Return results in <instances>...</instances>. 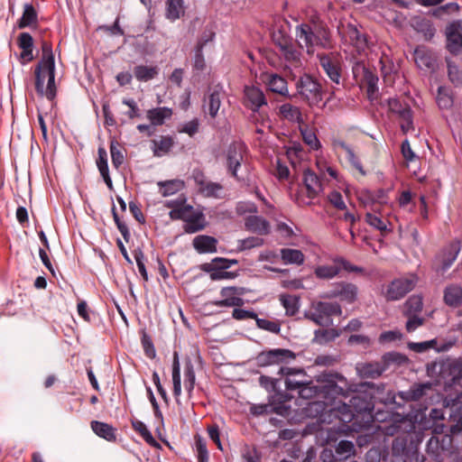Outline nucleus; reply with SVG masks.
Listing matches in <instances>:
<instances>
[{
  "instance_id": "f257e3e1",
  "label": "nucleus",
  "mask_w": 462,
  "mask_h": 462,
  "mask_svg": "<svg viewBox=\"0 0 462 462\" xmlns=\"http://www.w3.org/2000/svg\"><path fill=\"white\" fill-rule=\"evenodd\" d=\"M317 382L321 390V399L319 402H310V409H315L317 416L326 411V407L331 404L338 397L347 398L356 392V385L348 382L342 374L337 372H324L317 376Z\"/></svg>"
},
{
  "instance_id": "f03ea898",
  "label": "nucleus",
  "mask_w": 462,
  "mask_h": 462,
  "mask_svg": "<svg viewBox=\"0 0 462 462\" xmlns=\"http://www.w3.org/2000/svg\"><path fill=\"white\" fill-rule=\"evenodd\" d=\"M296 359V354L287 348H268L261 351L254 357L256 366L261 368L278 366V374L292 375L302 374V369L289 367L288 365Z\"/></svg>"
},
{
  "instance_id": "7ed1b4c3",
  "label": "nucleus",
  "mask_w": 462,
  "mask_h": 462,
  "mask_svg": "<svg viewBox=\"0 0 462 462\" xmlns=\"http://www.w3.org/2000/svg\"><path fill=\"white\" fill-rule=\"evenodd\" d=\"M279 379L272 378L267 375L259 377L260 385L267 392L272 393L269 397V406L271 411L281 416L289 415L291 407L286 404L292 397L278 389Z\"/></svg>"
},
{
  "instance_id": "20e7f679",
  "label": "nucleus",
  "mask_w": 462,
  "mask_h": 462,
  "mask_svg": "<svg viewBox=\"0 0 462 462\" xmlns=\"http://www.w3.org/2000/svg\"><path fill=\"white\" fill-rule=\"evenodd\" d=\"M342 308L337 302L317 301L312 302L309 310L305 311L304 317L321 327L332 325L334 316H341Z\"/></svg>"
},
{
  "instance_id": "39448f33",
  "label": "nucleus",
  "mask_w": 462,
  "mask_h": 462,
  "mask_svg": "<svg viewBox=\"0 0 462 462\" xmlns=\"http://www.w3.org/2000/svg\"><path fill=\"white\" fill-rule=\"evenodd\" d=\"M296 37L310 48L320 46L327 48L330 42L329 31L323 25L302 23L296 27Z\"/></svg>"
},
{
  "instance_id": "423d86ee",
  "label": "nucleus",
  "mask_w": 462,
  "mask_h": 462,
  "mask_svg": "<svg viewBox=\"0 0 462 462\" xmlns=\"http://www.w3.org/2000/svg\"><path fill=\"white\" fill-rule=\"evenodd\" d=\"M296 89L298 95L309 106H318L322 100V88L319 81L310 75L304 74L296 81Z\"/></svg>"
},
{
  "instance_id": "0eeeda50",
  "label": "nucleus",
  "mask_w": 462,
  "mask_h": 462,
  "mask_svg": "<svg viewBox=\"0 0 462 462\" xmlns=\"http://www.w3.org/2000/svg\"><path fill=\"white\" fill-rule=\"evenodd\" d=\"M359 289L352 282L341 281L330 284L329 289L324 291L320 298L325 300L338 299L341 302L353 304L358 299Z\"/></svg>"
},
{
  "instance_id": "6e6552de",
  "label": "nucleus",
  "mask_w": 462,
  "mask_h": 462,
  "mask_svg": "<svg viewBox=\"0 0 462 462\" xmlns=\"http://www.w3.org/2000/svg\"><path fill=\"white\" fill-rule=\"evenodd\" d=\"M418 282L416 274L394 279L387 287L384 297L388 301L399 300L411 291Z\"/></svg>"
},
{
  "instance_id": "1a4fd4ad",
  "label": "nucleus",
  "mask_w": 462,
  "mask_h": 462,
  "mask_svg": "<svg viewBox=\"0 0 462 462\" xmlns=\"http://www.w3.org/2000/svg\"><path fill=\"white\" fill-rule=\"evenodd\" d=\"M272 38L287 61L297 62L300 60V52L295 49L293 39L283 29L275 30Z\"/></svg>"
},
{
  "instance_id": "9d476101",
  "label": "nucleus",
  "mask_w": 462,
  "mask_h": 462,
  "mask_svg": "<svg viewBox=\"0 0 462 462\" xmlns=\"http://www.w3.org/2000/svg\"><path fill=\"white\" fill-rule=\"evenodd\" d=\"M42 57L34 69L35 76V89L39 96L43 97V82L44 76L43 68L55 66L54 55L52 52V46L48 42H43L42 44Z\"/></svg>"
},
{
  "instance_id": "9b49d317",
  "label": "nucleus",
  "mask_w": 462,
  "mask_h": 462,
  "mask_svg": "<svg viewBox=\"0 0 462 462\" xmlns=\"http://www.w3.org/2000/svg\"><path fill=\"white\" fill-rule=\"evenodd\" d=\"M356 393L351 397L349 402L352 404L354 412L356 413V419L362 416V419L366 418L367 421L373 419V411L374 408V397L367 392H355Z\"/></svg>"
},
{
  "instance_id": "f8f14e48",
  "label": "nucleus",
  "mask_w": 462,
  "mask_h": 462,
  "mask_svg": "<svg viewBox=\"0 0 462 462\" xmlns=\"http://www.w3.org/2000/svg\"><path fill=\"white\" fill-rule=\"evenodd\" d=\"M319 65L329 78V79L337 84H340L341 80V62L340 57L336 52L318 54Z\"/></svg>"
},
{
  "instance_id": "ddd939ff",
  "label": "nucleus",
  "mask_w": 462,
  "mask_h": 462,
  "mask_svg": "<svg viewBox=\"0 0 462 462\" xmlns=\"http://www.w3.org/2000/svg\"><path fill=\"white\" fill-rule=\"evenodd\" d=\"M246 148L244 143H232L226 151V168L228 172L237 180L242 179L238 176V170L244 162Z\"/></svg>"
},
{
  "instance_id": "4468645a",
  "label": "nucleus",
  "mask_w": 462,
  "mask_h": 462,
  "mask_svg": "<svg viewBox=\"0 0 462 462\" xmlns=\"http://www.w3.org/2000/svg\"><path fill=\"white\" fill-rule=\"evenodd\" d=\"M446 48L452 55L462 53V20L449 23L445 30Z\"/></svg>"
},
{
  "instance_id": "2eb2a0df",
  "label": "nucleus",
  "mask_w": 462,
  "mask_h": 462,
  "mask_svg": "<svg viewBox=\"0 0 462 462\" xmlns=\"http://www.w3.org/2000/svg\"><path fill=\"white\" fill-rule=\"evenodd\" d=\"M245 294V289L242 287L228 286L224 287L220 291L222 300L212 302L217 307H241L245 301L241 298Z\"/></svg>"
},
{
  "instance_id": "dca6fc26",
  "label": "nucleus",
  "mask_w": 462,
  "mask_h": 462,
  "mask_svg": "<svg viewBox=\"0 0 462 462\" xmlns=\"http://www.w3.org/2000/svg\"><path fill=\"white\" fill-rule=\"evenodd\" d=\"M413 59L420 69L434 71L438 67L437 55L427 46H417L413 51Z\"/></svg>"
},
{
  "instance_id": "f3484780",
  "label": "nucleus",
  "mask_w": 462,
  "mask_h": 462,
  "mask_svg": "<svg viewBox=\"0 0 462 462\" xmlns=\"http://www.w3.org/2000/svg\"><path fill=\"white\" fill-rule=\"evenodd\" d=\"M362 72L363 78L361 84L366 88V92L369 98H373V96L377 92L378 77L370 69L366 68L364 63L356 62L353 67V74L355 78H357L358 74Z\"/></svg>"
},
{
  "instance_id": "a211bd4d",
  "label": "nucleus",
  "mask_w": 462,
  "mask_h": 462,
  "mask_svg": "<svg viewBox=\"0 0 462 462\" xmlns=\"http://www.w3.org/2000/svg\"><path fill=\"white\" fill-rule=\"evenodd\" d=\"M414 429L415 425L408 416L397 414L392 421L383 426V432L387 436H394L400 433L411 432Z\"/></svg>"
},
{
  "instance_id": "6ab92c4d",
  "label": "nucleus",
  "mask_w": 462,
  "mask_h": 462,
  "mask_svg": "<svg viewBox=\"0 0 462 462\" xmlns=\"http://www.w3.org/2000/svg\"><path fill=\"white\" fill-rule=\"evenodd\" d=\"M244 105L253 112H257L263 106H267L264 93L257 87L245 86L244 89Z\"/></svg>"
},
{
  "instance_id": "aec40b11",
  "label": "nucleus",
  "mask_w": 462,
  "mask_h": 462,
  "mask_svg": "<svg viewBox=\"0 0 462 462\" xmlns=\"http://www.w3.org/2000/svg\"><path fill=\"white\" fill-rule=\"evenodd\" d=\"M303 182L307 189V197L309 201L302 200V203L310 206L312 205L311 200L319 196L322 192L323 188L319 176L310 170L304 171Z\"/></svg>"
},
{
  "instance_id": "412c9836",
  "label": "nucleus",
  "mask_w": 462,
  "mask_h": 462,
  "mask_svg": "<svg viewBox=\"0 0 462 462\" xmlns=\"http://www.w3.org/2000/svg\"><path fill=\"white\" fill-rule=\"evenodd\" d=\"M261 79L266 84L271 92L279 94L282 97H290L288 83L283 77L276 73L264 72L262 73Z\"/></svg>"
},
{
  "instance_id": "4be33fe9",
  "label": "nucleus",
  "mask_w": 462,
  "mask_h": 462,
  "mask_svg": "<svg viewBox=\"0 0 462 462\" xmlns=\"http://www.w3.org/2000/svg\"><path fill=\"white\" fill-rule=\"evenodd\" d=\"M430 390V382L415 383L407 391L400 392L399 396L406 402H417L425 397Z\"/></svg>"
},
{
  "instance_id": "5701e85b",
  "label": "nucleus",
  "mask_w": 462,
  "mask_h": 462,
  "mask_svg": "<svg viewBox=\"0 0 462 462\" xmlns=\"http://www.w3.org/2000/svg\"><path fill=\"white\" fill-rule=\"evenodd\" d=\"M217 244L216 237L208 235H199L192 240L193 248L200 254L217 253Z\"/></svg>"
},
{
  "instance_id": "b1692460",
  "label": "nucleus",
  "mask_w": 462,
  "mask_h": 462,
  "mask_svg": "<svg viewBox=\"0 0 462 462\" xmlns=\"http://www.w3.org/2000/svg\"><path fill=\"white\" fill-rule=\"evenodd\" d=\"M183 229L187 234H194L204 230L208 225L202 211H192L184 220Z\"/></svg>"
},
{
  "instance_id": "393cba45",
  "label": "nucleus",
  "mask_w": 462,
  "mask_h": 462,
  "mask_svg": "<svg viewBox=\"0 0 462 462\" xmlns=\"http://www.w3.org/2000/svg\"><path fill=\"white\" fill-rule=\"evenodd\" d=\"M245 227L247 231L260 236L268 235L271 231L270 223L261 216L252 215L245 218Z\"/></svg>"
},
{
  "instance_id": "a878e982",
  "label": "nucleus",
  "mask_w": 462,
  "mask_h": 462,
  "mask_svg": "<svg viewBox=\"0 0 462 462\" xmlns=\"http://www.w3.org/2000/svg\"><path fill=\"white\" fill-rule=\"evenodd\" d=\"M44 82L43 96L52 101L57 95V88L55 85V66L43 68Z\"/></svg>"
},
{
  "instance_id": "bb28decb",
  "label": "nucleus",
  "mask_w": 462,
  "mask_h": 462,
  "mask_svg": "<svg viewBox=\"0 0 462 462\" xmlns=\"http://www.w3.org/2000/svg\"><path fill=\"white\" fill-rule=\"evenodd\" d=\"M461 250V242L459 240L452 241L442 252L441 270L446 272L455 262Z\"/></svg>"
},
{
  "instance_id": "cd10ccee",
  "label": "nucleus",
  "mask_w": 462,
  "mask_h": 462,
  "mask_svg": "<svg viewBox=\"0 0 462 462\" xmlns=\"http://www.w3.org/2000/svg\"><path fill=\"white\" fill-rule=\"evenodd\" d=\"M329 412L336 418H337L343 423H349L354 420H357L356 413L354 412L352 404L346 402H340L337 407L330 408Z\"/></svg>"
},
{
  "instance_id": "c85d7f7f",
  "label": "nucleus",
  "mask_w": 462,
  "mask_h": 462,
  "mask_svg": "<svg viewBox=\"0 0 462 462\" xmlns=\"http://www.w3.org/2000/svg\"><path fill=\"white\" fill-rule=\"evenodd\" d=\"M90 426L95 434L99 438L110 442L116 440V429L112 425L98 420H92Z\"/></svg>"
},
{
  "instance_id": "c756f323",
  "label": "nucleus",
  "mask_w": 462,
  "mask_h": 462,
  "mask_svg": "<svg viewBox=\"0 0 462 462\" xmlns=\"http://www.w3.org/2000/svg\"><path fill=\"white\" fill-rule=\"evenodd\" d=\"M185 14L184 0H166L164 16L171 22H175Z\"/></svg>"
},
{
  "instance_id": "7c9ffc66",
  "label": "nucleus",
  "mask_w": 462,
  "mask_h": 462,
  "mask_svg": "<svg viewBox=\"0 0 462 462\" xmlns=\"http://www.w3.org/2000/svg\"><path fill=\"white\" fill-rule=\"evenodd\" d=\"M172 109L166 106H159L147 110L146 117L153 126L162 125L166 119L172 116Z\"/></svg>"
},
{
  "instance_id": "2f4dec72",
  "label": "nucleus",
  "mask_w": 462,
  "mask_h": 462,
  "mask_svg": "<svg viewBox=\"0 0 462 462\" xmlns=\"http://www.w3.org/2000/svg\"><path fill=\"white\" fill-rule=\"evenodd\" d=\"M344 33L348 38L350 43L357 49H364L366 47V37L361 33L355 24L347 23L343 26Z\"/></svg>"
},
{
  "instance_id": "473e14b6",
  "label": "nucleus",
  "mask_w": 462,
  "mask_h": 462,
  "mask_svg": "<svg viewBox=\"0 0 462 462\" xmlns=\"http://www.w3.org/2000/svg\"><path fill=\"white\" fill-rule=\"evenodd\" d=\"M18 46L23 50L21 59L26 62L32 61L33 60V39L29 32L20 33L18 37Z\"/></svg>"
},
{
  "instance_id": "72a5a7b5",
  "label": "nucleus",
  "mask_w": 462,
  "mask_h": 462,
  "mask_svg": "<svg viewBox=\"0 0 462 462\" xmlns=\"http://www.w3.org/2000/svg\"><path fill=\"white\" fill-rule=\"evenodd\" d=\"M38 23V14L32 4L23 5V12L22 17L18 20L17 25L19 29H23Z\"/></svg>"
},
{
  "instance_id": "f704fd0d",
  "label": "nucleus",
  "mask_w": 462,
  "mask_h": 462,
  "mask_svg": "<svg viewBox=\"0 0 462 462\" xmlns=\"http://www.w3.org/2000/svg\"><path fill=\"white\" fill-rule=\"evenodd\" d=\"M444 301L449 307H459L462 304V287L455 284L447 286L444 291Z\"/></svg>"
},
{
  "instance_id": "c9c22d12",
  "label": "nucleus",
  "mask_w": 462,
  "mask_h": 462,
  "mask_svg": "<svg viewBox=\"0 0 462 462\" xmlns=\"http://www.w3.org/2000/svg\"><path fill=\"white\" fill-rule=\"evenodd\" d=\"M174 139L170 135H162L160 140L152 141V150L154 156L160 157L170 152L174 146Z\"/></svg>"
},
{
  "instance_id": "e433bc0d",
  "label": "nucleus",
  "mask_w": 462,
  "mask_h": 462,
  "mask_svg": "<svg viewBox=\"0 0 462 462\" xmlns=\"http://www.w3.org/2000/svg\"><path fill=\"white\" fill-rule=\"evenodd\" d=\"M98 158L97 160V166L98 168V171L101 174V176L104 179V181L106 182L107 188L109 189H113V182L109 176V170H108V164H107V153L105 148L99 147L97 150Z\"/></svg>"
},
{
  "instance_id": "4c0bfd02",
  "label": "nucleus",
  "mask_w": 462,
  "mask_h": 462,
  "mask_svg": "<svg viewBox=\"0 0 462 462\" xmlns=\"http://www.w3.org/2000/svg\"><path fill=\"white\" fill-rule=\"evenodd\" d=\"M279 115L282 119L291 123L300 124L302 122V114L300 109L290 103L283 104L279 107Z\"/></svg>"
},
{
  "instance_id": "58836bf2",
  "label": "nucleus",
  "mask_w": 462,
  "mask_h": 462,
  "mask_svg": "<svg viewBox=\"0 0 462 462\" xmlns=\"http://www.w3.org/2000/svg\"><path fill=\"white\" fill-rule=\"evenodd\" d=\"M157 185L162 197L174 195L185 187L184 181L179 179L159 181Z\"/></svg>"
},
{
  "instance_id": "ea45409f",
  "label": "nucleus",
  "mask_w": 462,
  "mask_h": 462,
  "mask_svg": "<svg viewBox=\"0 0 462 462\" xmlns=\"http://www.w3.org/2000/svg\"><path fill=\"white\" fill-rule=\"evenodd\" d=\"M319 386L320 384L317 382V379L315 381L304 382L298 393L299 396L306 400L312 398L321 399V390Z\"/></svg>"
},
{
  "instance_id": "a19ab883",
  "label": "nucleus",
  "mask_w": 462,
  "mask_h": 462,
  "mask_svg": "<svg viewBox=\"0 0 462 462\" xmlns=\"http://www.w3.org/2000/svg\"><path fill=\"white\" fill-rule=\"evenodd\" d=\"M281 258L286 264L300 265L304 263V254L300 250L291 248H282L281 250Z\"/></svg>"
},
{
  "instance_id": "79ce46f5",
  "label": "nucleus",
  "mask_w": 462,
  "mask_h": 462,
  "mask_svg": "<svg viewBox=\"0 0 462 462\" xmlns=\"http://www.w3.org/2000/svg\"><path fill=\"white\" fill-rule=\"evenodd\" d=\"M340 273V267L337 263L333 265H318L314 270V274L320 280H331Z\"/></svg>"
},
{
  "instance_id": "37998d69",
  "label": "nucleus",
  "mask_w": 462,
  "mask_h": 462,
  "mask_svg": "<svg viewBox=\"0 0 462 462\" xmlns=\"http://www.w3.org/2000/svg\"><path fill=\"white\" fill-rule=\"evenodd\" d=\"M134 75L138 81H149L158 75V69L155 66L138 65L134 69Z\"/></svg>"
},
{
  "instance_id": "c03bdc74",
  "label": "nucleus",
  "mask_w": 462,
  "mask_h": 462,
  "mask_svg": "<svg viewBox=\"0 0 462 462\" xmlns=\"http://www.w3.org/2000/svg\"><path fill=\"white\" fill-rule=\"evenodd\" d=\"M196 375L191 361H188L184 368V387L189 398L192 397L195 386Z\"/></svg>"
},
{
  "instance_id": "a18cd8bd",
  "label": "nucleus",
  "mask_w": 462,
  "mask_h": 462,
  "mask_svg": "<svg viewBox=\"0 0 462 462\" xmlns=\"http://www.w3.org/2000/svg\"><path fill=\"white\" fill-rule=\"evenodd\" d=\"M280 301L286 310L287 316H294L299 311V298L290 294H282Z\"/></svg>"
},
{
  "instance_id": "49530a36",
  "label": "nucleus",
  "mask_w": 462,
  "mask_h": 462,
  "mask_svg": "<svg viewBox=\"0 0 462 462\" xmlns=\"http://www.w3.org/2000/svg\"><path fill=\"white\" fill-rule=\"evenodd\" d=\"M385 370L386 367L380 363H367L362 366L360 373L363 377L374 379L379 377Z\"/></svg>"
},
{
  "instance_id": "de8ad7c7",
  "label": "nucleus",
  "mask_w": 462,
  "mask_h": 462,
  "mask_svg": "<svg viewBox=\"0 0 462 462\" xmlns=\"http://www.w3.org/2000/svg\"><path fill=\"white\" fill-rule=\"evenodd\" d=\"M423 308L422 297L420 295L411 296L404 303V315L419 314Z\"/></svg>"
},
{
  "instance_id": "09e8293b",
  "label": "nucleus",
  "mask_w": 462,
  "mask_h": 462,
  "mask_svg": "<svg viewBox=\"0 0 462 462\" xmlns=\"http://www.w3.org/2000/svg\"><path fill=\"white\" fill-rule=\"evenodd\" d=\"M338 144L342 149L345 150V152L346 153V158H347L348 162H350V164L356 170H357L362 176H365L366 171L364 170L361 161L356 155V153L354 152L352 148L344 142H339Z\"/></svg>"
},
{
  "instance_id": "8fccbe9b",
  "label": "nucleus",
  "mask_w": 462,
  "mask_h": 462,
  "mask_svg": "<svg viewBox=\"0 0 462 462\" xmlns=\"http://www.w3.org/2000/svg\"><path fill=\"white\" fill-rule=\"evenodd\" d=\"M195 439V451L197 453L198 462H208L209 454L207 448V443L205 439H203L200 435L197 434L194 437Z\"/></svg>"
},
{
  "instance_id": "3c124183",
  "label": "nucleus",
  "mask_w": 462,
  "mask_h": 462,
  "mask_svg": "<svg viewBox=\"0 0 462 462\" xmlns=\"http://www.w3.org/2000/svg\"><path fill=\"white\" fill-rule=\"evenodd\" d=\"M133 429L140 434V436L150 445H156L157 442L154 439L152 434L151 431L147 429L146 425L139 420H133L131 421Z\"/></svg>"
},
{
  "instance_id": "603ef678",
  "label": "nucleus",
  "mask_w": 462,
  "mask_h": 462,
  "mask_svg": "<svg viewBox=\"0 0 462 462\" xmlns=\"http://www.w3.org/2000/svg\"><path fill=\"white\" fill-rule=\"evenodd\" d=\"M300 134L303 142L310 147L312 150H319L321 147L320 142L319 141L316 134L313 130L308 127L300 128Z\"/></svg>"
},
{
  "instance_id": "864d4df0",
  "label": "nucleus",
  "mask_w": 462,
  "mask_h": 462,
  "mask_svg": "<svg viewBox=\"0 0 462 462\" xmlns=\"http://www.w3.org/2000/svg\"><path fill=\"white\" fill-rule=\"evenodd\" d=\"M207 104L208 106V114L212 118H215L220 108L221 100L220 93L217 90L209 94Z\"/></svg>"
},
{
  "instance_id": "5fc2aeb1",
  "label": "nucleus",
  "mask_w": 462,
  "mask_h": 462,
  "mask_svg": "<svg viewBox=\"0 0 462 462\" xmlns=\"http://www.w3.org/2000/svg\"><path fill=\"white\" fill-rule=\"evenodd\" d=\"M355 452V446L350 440H341L336 447V454L339 459H345Z\"/></svg>"
},
{
  "instance_id": "6e6d98bb",
  "label": "nucleus",
  "mask_w": 462,
  "mask_h": 462,
  "mask_svg": "<svg viewBox=\"0 0 462 462\" xmlns=\"http://www.w3.org/2000/svg\"><path fill=\"white\" fill-rule=\"evenodd\" d=\"M365 222L381 232L390 231L387 227V221H383L380 217L373 213L367 212L365 214Z\"/></svg>"
},
{
  "instance_id": "4d7b16f0",
  "label": "nucleus",
  "mask_w": 462,
  "mask_h": 462,
  "mask_svg": "<svg viewBox=\"0 0 462 462\" xmlns=\"http://www.w3.org/2000/svg\"><path fill=\"white\" fill-rule=\"evenodd\" d=\"M255 322L257 327L263 330H266L273 334H279L281 331V325L278 321L260 319L257 317Z\"/></svg>"
},
{
  "instance_id": "13d9d810",
  "label": "nucleus",
  "mask_w": 462,
  "mask_h": 462,
  "mask_svg": "<svg viewBox=\"0 0 462 462\" xmlns=\"http://www.w3.org/2000/svg\"><path fill=\"white\" fill-rule=\"evenodd\" d=\"M238 243L239 245L237 251L242 252L254 247L262 246L264 243V240L258 236H250L245 239L239 240Z\"/></svg>"
},
{
  "instance_id": "bf43d9fd",
  "label": "nucleus",
  "mask_w": 462,
  "mask_h": 462,
  "mask_svg": "<svg viewBox=\"0 0 462 462\" xmlns=\"http://www.w3.org/2000/svg\"><path fill=\"white\" fill-rule=\"evenodd\" d=\"M112 215H113L114 221L116 225V227L118 228L121 235L123 236V238L125 239V241L126 243H128L130 240V237H131L130 230H129L127 225L120 219L115 206H113V208H112Z\"/></svg>"
},
{
  "instance_id": "052dcab7",
  "label": "nucleus",
  "mask_w": 462,
  "mask_h": 462,
  "mask_svg": "<svg viewBox=\"0 0 462 462\" xmlns=\"http://www.w3.org/2000/svg\"><path fill=\"white\" fill-rule=\"evenodd\" d=\"M223 189V186L217 182L207 181L201 189H199V192L202 193L205 197H214L217 198V194L220 190Z\"/></svg>"
},
{
  "instance_id": "680f3d73",
  "label": "nucleus",
  "mask_w": 462,
  "mask_h": 462,
  "mask_svg": "<svg viewBox=\"0 0 462 462\" xmlns=\"http://www.w3.org/2000/svg\"><path fill=\"white\" fill-rule=\"evenodd\" d=\"M200 270L208 273L209 277L212 281H220L222 280V275L224 274L223 269H217V265H213L211 263H205L200 265Z\"/></svg>"
},
{
  "instance_id": "e2e57ef3",
  "label": "nucleus",
  "mask_w": 462,
  "mask_h": 462,
  "mask_svg": "<svg viewBox=\"0 0 462 462\" xmlns=\"http://www.w3.org/2000/svg\"><path fill=\"white\" fill-rule=\"evenodd\" d=\"M193 211V207L191 205H187L186 203L181 206L180 208H176L174 210H171L169 212V217L171 220H182Z\"/></svg>"
},
{
  "instance_id": "0e129e2a",
  "label": "nucleus",
  "mask_w": 462,
  "mask_h": 462,
  "mask_svg": "<svg viewBox=\"0 0 462 462\" xmlns=\"http://www.w3.org/2000/svg\"><path fill=\"white\" fill-rule=\"evenodd\" d=\"M441 448L439 447V441L438 438L431 437L427 444V452L436 461L441 460Z\"/></svg>"
},
{
  "instance_id": "69168bd1",
  "label": "nucleus",
  "mask_w": 462,
  "mask_h": 462,
  "mask_svg": "<svg viewBox=\"0 0 462 462\" xmlns=\"http://www.w3.org/2000/svg\"><path fill=\"white\" fill-rule=\"evenodd\" d=\"M450 375L453 384L462 386V359L451 365Z\"/></svg>"
},
{
  "instance_id": "338daca9",
  "label": "nucleus",
  "mask_w": 462,
  "mask_h": 462,
  "mask_svg": "<svg viewBox=\"0 0 462 462\" xmlns=\"http://www.w3.org/2000/svg\"><path fill=\"white\" fill-rule=\"evenodd\" d=\"M408 319L406 321V330L411 333L424 324L425 319L419 317L418 314L404 315Z\"/></svg>"
},
{
  "instance_id": "774afa93",
  "label": "nucleus",
  "mask_w": 462,
  "mask_h": 462,
  "mask_svg": "<svg viewBox=\"0 0 462 462\" xmlns=\"http://www.w3.org/2000/svg\"><path fill=\"white\" fill-rule=\"evenodd\" d=\"M199 129V121L198 118H194L189 122L185 123L178 129L179 133L187 134L189 136H194Z\"/></svg>"
}]
</instances>
